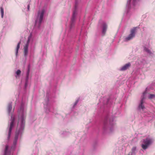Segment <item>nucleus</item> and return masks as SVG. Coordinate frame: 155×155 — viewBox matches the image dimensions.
Returning a JSON list of instances; mask_svg holds the SVG:
<instances>
[{"label": "nucleus", "mask_w": 155, "mask_h": 155, "mask_svg": "<svg viewBox=\"0 0 155 155\" xmlns=\"http://www.w3.org/2000/svg\"><path fill=\"white\" fill-rule=\"evenodd\" d=\"M25 123V120L24 116L22 114L20 117H19L17 129H17L16 131L15 135L13 142L14 145L16 144L19 133L22 131L24 128Z\"/></svg>", "instance_id": "obj_1"}, {"label": "nucleus", "mask_w": 155, "mask_h": 155, "mask_svg": "<svg viewBox=\"0 0 155 155\" xmlns=\"http://www.w3.org/2000/svg\"><path fill=\"white\" fill-rule=\"evenodd\" d=\"M45 12L44 9L39 11L38 12V16L35 21V24L39 26L43 19L44 14Z\"/></svg>", "instance_id": "obj_2"}, {"label": "nucleus", "mask_w": 155, "mask_h": 155, "mask_svg": "<svg viewBox=\"0 0 155 155\" xmlns=\"http://www.w3.org/2000/svg\"><path fill=\"white\" fill-rule=\"evenodd\" d=\"M153 141L151 139L147 138L144 140L143 142L144 144L142 145V147L144 150L147 149L148 146L152 143Z\"/></svg>", "instance_id": "obj_3"}, {"label": "nucleus", "mask_w": 155, "mask_h": 155, "mask_svg": "<svg viewBox=\"0 0 155 155\" xmlns=\"http://www.w3.org/2000/svg\"><path fill=\"white\" fill-rule=\"evenodd\" d=\"M136 31V28H134L132 29L130 31V34L128 37L125 39V40L126 41L130 40L132 39L135 36V33Z\"/></svg>", "instance_id": "obj_4"}, {"label": "nucleus", "mask_w": 155, "mask_h": 155, "mask_svg": "<svg viewBox=\"0 0 155 155\" xmlns=\"http://www.w3.org/2000/svg\"><path fill=\"white\" fill-rule=\"evenodd\" d=\"M14 121H15V118H13L12 119V120L10 123V127H9V131H8V139H9L10 137V134H11V132L12 129V127H13L14 125Z\"/></svg>", "instance_id": "obj_5"}, {"label": "nucleus", "mask_w": 155, "mask_h": 155, "mask_svg": "<svg viewBox=\"0 0 155 155\" xmlns=\"http://www.w3.org/2000/svg\"><path fill=\"white\" fill-rule=\"evenodd\" d=\"M10 150L8 145H6L3 155H10Z\"/></svg>", "instance_id": "obj_6"}, {"label": "nucleus", "mask_w": 155, "mask_h": 155, "mask_svg": "<svg viewBox=\"0 0 155 155\" xmlns=\"http://www.w3.org/2000/svg\"><path fill=\"white\" fill-rule=\"evenodd\" d=\"M76 15V11L75 10V11H74V12H73L72 18L71 19L72 23H71V26H70L71 28H72L74 25L73 24V22L75 20V17Z\"/></svg>", "instance_id": "obj_7"}, {"label": "nucleus", "mask_w": 155, "mask_h": 155, "mask_svg": "<svg viewBox=\"0 0 155 155\" xmlns=\"http://www.w3.org/2000/svg\"><path fill=\"white\" fill-rule=\"evenodd\" d=\"M130 63H128L125 64L124 66L122 67L120 69L121 71H125L127 70L129 67H130Z\"/></svg>", "instance_id": "obj_8"}, {"label": "nucleus", "mask_w": 155, "mask_h": 155, "mask_svg": "<svg viewBox=\"0 0 155 155\" xmlns=\"http://www.w3.org/2000/svg\"><path fill=\"white\" fill-rule=\"evenodd\" d=\"M28 45H26L24 46V54L25 56L26 57L28 53Z\"/></svg>", "instance_id": "obj_9"}, {"label": "nucleus", "mask_w": 155, "mask_h": 155, "mask_svg": "<svg viewBox=\"0 0 155 155\" xmlns=\"http://www.w3.org/2000/svg\"><path fill=\"white\" fill-rule=\"evenodd\" d=\"M107 28V26L105 23H104L103 25L102 33L104 35L105 33Z\"/></svg>", "instance_id": "obj_10"}, {"label": "nucleus", "mask_w": 155, "mask_h": 155, "mask_svg": "<svg viewBox=\"0 0 155 155\" xmlns=\"http://www.w3.org/2000/svg\"><path fill=\"white\" fill-rule=\"evenodd\" d=\"M12 108V102L9 103L7 107V110L8 111V112L9 114H10L11 113V110Z\"/></svg>", "instance_id": "obj_11"}, {"label": "nucleus", "mask_w": 155, "mask_h": 155, "mask_svg": "<svg viewBox=\"0 0 155 155\" xmlns=\"http://www.w3.org/2000/svg\"><path fill=\"white\" fill-rule=\"evenodd\" d=\"M21 41H20L19 42L17 45V47L16 49V53H15V55L16 56H17L18 53V50L20 48V44H21Z\"/></svg>", "instance_id": "obj_12"}, {"label": "nucleus", "mask_w": 155, "mask_h": 155, "mask_svg": "<svg viewBox=\"0 0 155 155\" xmlns=\"http://www.w3.org/2000/svg\"><path fill=\"white\" fill-rule=\"evenodd\" d=\"M144 99L143 97L142 99L141 100V104H140L139 105V108H141L143 110L144 108V106L143 105V100Z\"/></svg>", "instance_id": "obj_13"}, {"label": "nucleus", "mask_w": 155, "mask_h": 155, "mask_svg": "<svg viewBox=\"0 0 155 155\" xmlns=\"http://www.w3.org/2000/svg\"><path fill=\"white\" fill-rule=\"evenodd\" d=\"M144 50L148 53H151L150 50L145 47H144Z\"/></svg>", "instance_id": "obj_14"}, {"label": "nucleus", "mask_w": 155, "mask_h": 155, "mask_svg": "<svg viewBox=\"0 0 155 155\" xmlns=\"http://www.w3.org/2000/svg\"><path fill=\"white\" fill-rule=\"evenodd\" d=\"M1 12V17L3 18L4 16V9L2 7L0 8Z\"/></svg>", "instance_id": "obj_15"}, {"label": "nucleus", "mask_w": 155, "mask_h": 155, "mask_svg": "<svg viewBox=\"0 0 155 155\" xmlns=\"http://www.w3.org/2000/svg\"><path fill=\"white\" fill-rule=\"evenodd\" d=\"M137 0H129V1H128L127 3L129 4H130L131 1H132V3H133V5L135 4V2Z\"/></svg>", "instance_id": "obj_16"}, {"label": "nucleus", "mask_w": 155, "mask_h": 155, "mask_svg": "<svg viewBox=\"0 0 155 155\" xmlns=\"http://www.w3.org/2000/svg\"><path fill=\"white\" fill-rule=\"evenodd\" d=\"M136 147H133L132 148V152L134 153L135 151L136 150Z\"/></svg>", "instance_id": "obj_17"}, {"label": "nucleus", "mask_w": 155, "mask_h": 155, "mask_svg": "<svg viewBox=\"0 0 155 155\" xmlns=\"http://www.w3.org/2000/svg\"><path fill=\"white\" fill-rule=\"evenodd\" d=\"M21 71L19 70H18L16 72V73L18 75H19L21 74Z\"/></svg>", "instance_id": "obj_18"}, {"label": "nucleus", "mask_w": 155, "mask_h": 155, "mask_svg": "<svg viewBox=\"0 0 155 155\" xmlns=\"http://www.w3.org/2000/svg\"><path fill=\"white\" fill-rule=\"evenodd\" d=\"M155 96L154 95L151 94L150 95L149 98L150 99H151V98H153Z\"/></svg>", "instance_id": "obj_19"}, {"label": "nucleus", "mask_w": 155, "mask_h": 155, "mask_svg": "<svg viewBox=\"0 0 155 155\" xmlns=\"http://www.w3.org/2000/svg\"><path fill=\"white\" fill-rule=\"evenodd\" d=\"M29 41H30V38H28V40L27 41V44H26V45H28V44H29Z\"/></svg>", "instance_id": "obj_20"}, {"label": "nucleus", "mask_w": 155, "mask_h": 155, "mask_svg": "<svg viewBox=\"0 0 155 155\" xmlns=\"http://www.w3.org/2000/svg\"><path fill=\"white\" fill-rule=\"evenodd\" d=\"M20 112H21V113H22L23 112V107H22L21 106L20 108Z\"/></svg>", "instance_id": "obj_21"}, {"label": "nucleus", "mask_w": 155, "mask_h": 155, "mask_svg": "<svg viewBox=\"0 0 155 155\" xmlns=\"http://www.w3.org/2000/svg\"><path fill=\"white\" fill-rule=\"evenodd\" d=\"M29 71H30L29 69L28 68V71L27 74V76H28V74H29Z\"/></svg>", "instance_id": "obj_22"}, {"label": "nucleus", "mask_w": 155, "mask_h": 155, "mask_svg": "<svg viewBox=\"0 0 155 155\" xmlns=\"http://www.w3.org/2000/svg\"><path fill=\"white\" fill-rule=\"evenodd\" d=\"M29 8H30V6L29 5H28V10H29Z\"/></svg>", "instance_id": "obj_23"}, {"label": "nucleus", "mask_w": 155, "mask_h": 155, "mask_svg": "<svg viewBox=\"0 0 155 155\" xmlns=\"http://www.w3.org/2000/svg\"><path fill=\"white\" fill-rule=\"evenodd\" d=\"M78 102V101L76 102L74 104V106L76 105L77 104Z\"/></svg>", "instance_id": "obj_24"}, {"label": "nucleus", "mask_w": 155, "mask_h": 155, "mask_svg": "<svg viewBox=\"0 0 155 155\" xmlns=\"http://www.w3.org/2000/svg\"><path fill=\"white\" fill-rule=\"evenodd\" d=\"M146 94V92H143V96H144L145 95V94Z\"/></svg>", "instance_id": "obj_25"}, {"label": "nucleus", "mask_w": 155, "mask_h": 155, "mask_svg": "<svg viewBox=\"0 0 155 155\" xmlns=\"http://www.w3.org/2000/svg\"><path fill=\"white\" fill-rule=\"evenodd\" d=\"M75 9H76V5H75Z\"/></svg>", "instance_id": "obj_26"}, {"label": "nucleus", "mask_w": 155, "mask_h": 155, "mask_svg": "<svg viewBox=\"0 0 155 155\" xmlns=\"http://www.w3.org/2000/svg\"><path fill=\"white\" fill-rule=\"evenodd\" d=\"M13 111H14V109H13V110L12 112H13Z\"/></svg>", "instance_id": "obj_27"}]
</instances>
